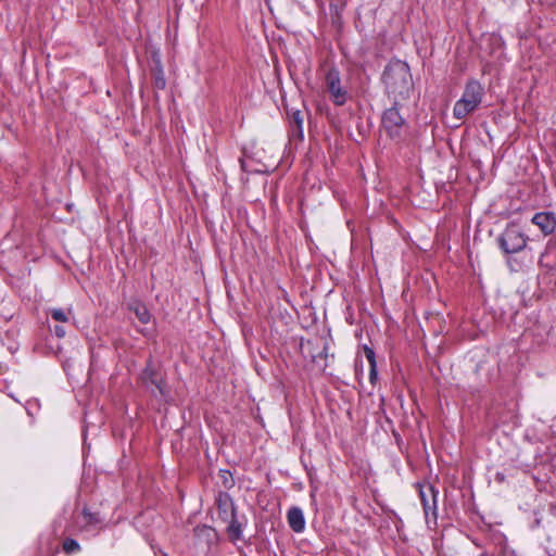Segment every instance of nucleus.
<instances>
[{
  "label": "nucleus",
  "instance_id": "obj_1",
  "mask_svg": "<svg viewBox=\"0 0 556 556\" xmlns=\"http://www.w3.org/2000/svg\"><path fill=\"white\" fill-rule=\"evenodd\" d=\"M386 92L395 104L409 98L414 89L413 77L407 63L392 60L386 66L382 74Z\"/></svg>",
  "mask_w": 556,
  "mask_h": 556
},
{
  "label": "nucleus",
  "instance_id": "obj_12",
  "mask_svg": "<svg viewBox=\"0 0 556 556\" xmlns=\"http://www.w3.org/2000/svg\"><path fill=\"white\" fill-rule=\"evenodd\" d=\"M290 125L293 136H303V116L300 111H294L290 114Z\"/></svg>",
  "mask_w": 556,
  "mask_h": 556
},
{
  "label": "nucleus",
  "instance_id": "obj_5",
  "mask_svg": "<svg viewBox=\"0 0 556 556\" xmlns=\"http://www.w3.org/2000/svg\"><path fill=\"white\" fill-rule=\"evenodd\" d=\"M400 104H393L382 115V126L391 138H400L406 126L405 119L400 114Z\"/></svg>",
  "mask_w": 556,
  "mask_h": 556
},
{
  "label": "nucleus",
  "instance_id": "obj_18",
  "mask_svg": "<svg viewBox=\"0 0 556 556\" xmlns=\"http://www.w3.org/2000/svg\"><path fill=\"white\" fill-rule=\"evenodd\" d=\"M287 521H304L303 513L299 507H292L287 515Z\"/></svg>",
  "mask_w": 556,
  "mask_h": 556
},
{
  "label": "nucleus",
  "instance_id": "obj_16",
  "mask_svg": "<svg viewBox=\"0 0 556 556\" xmlns=\"http://www.w3.org/2000/svg\"><path fill=\"white\" fill-rule=\"evenodd\" d=\"M227 533L232 542L242 540V523H229L227 527Z\"/></svg>",
  "mask_w": 556,
  "mask_h": 556
},
{
  "label": "nucleus",
  "instance_id": "obj_22",
  "mask_svg": "<svg viewBox=\"0 0 556 556\" xmlns=\"http://www.w3.org/2000/svg\"><path fill=\"white\" fill-rule=\"evenodd\" d=\"M464 556H468V555H464Z\"/></svg>",
  "mask_w": 556,
  "mask_h": 556
},
{
  "label": "nucleus",
  "instance_id": "obj_14",
  "mask_svg": "<svg viewBox=\"0 0 556 556\" xmlns=\"http://www.w3.org/2000/svg\"><path fill=\"white\" fill-rule=\"evenodd\" d=\"M364 353H365V356H366V358H367V361L369 362V365H370L369 377H370V380L372 381V379L377 375V371H376L377 364H376L375 351L371 348L365 345L364 346Z\"/></svg>",
  "mask_w": 556,
  "mask_h": 556
},
{
  "label": "nucleus",
  "instance_id": "obj_4",
  "mask_svg": "<svg viewBox=\"0 0 556 556\" xmlns=\"http://www.w3.org/2000/svg\"><path fill=\"white\" fill-rule=\"evenodd\" d=\"M325 85L330 94L331 101L342 106L348 101V91L341 86L340 72L336 67H331L327 71L325 76Z\"/></svg>",
  "mask_w": 556,
  "mask_h": 556
},
{
  "label": "nucleus",
  "instance_id": "obj_3",
  "mask_svg": "<svg viewBox=\"0 0 556 556\" xmlns=\"http://www.w3.org/2000/svg\"><path fill=\"white\" fill-rule=\"evenodd\" d=\"M528 237L515 224H508L497 238V243L505 254H515L527 247Z\"/></svg>",
  "mask_w": 556,
  "mask_h": 556
},
{
  "label": "nucleus",
  "instance_id": "obj_21",
  "mask_svg": "<svg viewBox=\"0 0 556 556\" xmlns=\"http://www.w3.org/2000/svg\"><path fill=\"white\" fill-rule=\"evenodd\" d=\"M54 333L58 338H63L65 336V330L62 326H55Z\"/></svg>",
  "mask_w": 556,
  "mask_h": 556
},
{
  "label": "nucleus",
  "instance_id": "obj_9",
  "mask_svg": "<svg viewBox=\"0 0 556 556\" xmlns=\"http://www.w3.org/2000/svg\"><path fill=\"white\" fill-rule=\"evenodd\" d=\"M141 379L147 387H154L162 397L166 396L165 384L161 376L150 366L143 370Z\"/></svg>",
  "mask_w": 556,
  "mask_h": 556
},
{
  "label": "nucleus",
  "instance_id": "obj_6",
  "mask_svg": "<svg viewBox=\"0 0 556 556\" xmlns=\"http://www.w3.org/2000/svg\"><path fill=\"white\" fill-rule=\"evenodd\" d=\"M212 517L219 521H236L232 500L226 492H219Z\"/></svg>",
  "mask_w": 556,
  "mask_h": 556
},
{
  "label": "nucleus",
  "instance_id": "obj_2",
  "mask_svg": "<svg viewBox=\"0 0 556 556\" xmlns=\"http://www.w3.org/2000/svg\"><path fill=\"white\" fill-rule=\"evenodd\" d=\"M484 94L483 86L476 79L467 81L462 98L457 100L453 108V115L457 119H463L475 112L482 102Z\"/></svg>",
  "mask_w": 556,
  "mask_h": 556
},
{
  "label": "nucleus",
  "instance_id": "obj_8",
  "mask_svg": "<svg viewBox=\"0 0 556 556\" xmlns=\"http://www.w3.org/2000/svg\"><path fill=\"white\" fill-rule=\"evenodd\" d=\"M532 223L548 236L556 229V215L553 212H540L532 217Z\"/></svg>",
  "mask_w": 556,
  "mask_h": 556
},
{
  "label": "nucleus",
  "instance_id": "obj_19",
  "mask_svg": "<svg viewBox=\"0 0 556 556\" xmlns=\"http://www.w3.org/2000/svg\"><path fill=\"white\" fill-rule=\"evenodd\" d=\"M50 315L55 321L66 323L68 320L67 314L62 308H51Z\"/></svg>",
  "mask_w": 556,
  "mask_h": 556
},
{
  "label": "nucleus",
  "instance_id": "obj_7",
  "mask_svg": "<svg viewBox=\"0 0 556 556\" xmlns=\"http://www.w3.org/2000/svg\"><path fill=\"white\" fill-rule=\"evenodd\" d=\"M437 495L438 492L431 485L420 491V498L427 520L433 519L435 521L438 519Z\"/></svg>",
  "mask_w": 556,
  "mask_h": 556
},
{
  "label": "nucleus",
  "instance_id": "obj_15",
  "mask_svg": "<svg viewBox=\"0 0 556 556\" xmlns=\"http://www.w3.org/2000/svg\"><path fill=\"white\" fill-rule=\"evenodd\" d=\"M218 479L220 485L226 490H229L235 485L233 477L229 470L220 469L218 472Z\"/></svg>",
  "mask_w": 556,
  "mask_h": 556
},
{
  "label": "nucleus",
  "instance_id": "obj_13",
  "mask_svg": "<svg viewBox=\"0 0 556 556\" xmlns=\"http://www.w3.org/2000/svg\"><path fill=\"white\" fill-rule=\"evenodd\" d=\"M153 87L157 90H163L166 87L164 71L160 63L153 70Z\"/></svg>",
  "mask_w": 556,
  "mask_h": 556
},
{
  "label": "nucleus",
  "instance_id": "obj_11",
  "mask_svg": "<svg viewBox=\"0 0 556 556\" xmlns=\"http://www.w3.org/2000/svg\"><path fill=\"white\" fill-rule=\"evenodd\" d=\"M194 534L199 539H204L207 543H212L217 539L215 529L206 523L197 526L194 528Z\"/></svg>",
  "mask_w": 556,
  "mask_h": 556
},
{
  "label": "nucleus",
  "instance_id": "obj_10",
  "mask_svg": "<svg viewBox=\"0 0 556 556\" xmlns=\"http://www.w3.org/2000/svg\"><path fill=\"white\" fill-rule=\"evenodd\" d=\"M129 309L135 313L136 317L141 324H148L151 319V314L148 307L140 301H132L129 303Z\"/></svg>",
  "mask_w": 556,
  "mask_h": 556
},
{
  "label": "nucleus",
  "instance_id": "obj_20",
  "mask_svg": "<svg viewBox=\"0 0 556 556\" xmlns=\"http://www.w3.org/2000/svg\"><path fill=\"white\" fill-rule=\"evenodd\" d=\"M290 527L294 532L300 533L304 531L305 523H290Z\"/></svg>",
  "mask_w": 556,
  "mask_h": 556
},
{
  "label": "nucleus",
  "instance_id": "obj_17",
  "mask_svg": "<svg viewBox=\"0 0 556 556\" xmlns=\"http://www.w3.org/2000/svg\"><path fill=\"white\" fill-rule=\"evenodd\" d=\"M62 548L66 554H73L80 549L79 544L74 539L67 538L63 541Z\"/></svg>",
  "mask_w": 556,
  "mask_h": 556
}]
</instances>
